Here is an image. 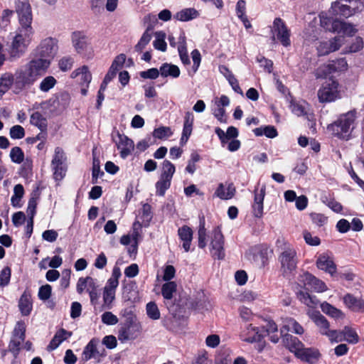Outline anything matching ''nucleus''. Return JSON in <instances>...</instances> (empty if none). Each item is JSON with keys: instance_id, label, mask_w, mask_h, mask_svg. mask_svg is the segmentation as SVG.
Returning <instances> with one entry per match:
<instances>
[{"instance_id": "obj_1", "label": "nucleus", "mask_w": 364, "mask_h": 364, "mask_svg": "<svg viewBox=\"0 0 364 364\" xmlns=\"http://www.w3.org/2000/svg\"><path fill=\"white\" fill-rule=\"evenodd\" d=\"M49 67L48 60L33 58L23 67L16 70V86L22 90L26 87L33 85L46 73Z\"/></svg>"}, {"instance_id": "obj_2", "label": "nucleus", "mask_w": 364, "mask_h": 364, "mask_svg": "<svg viewBox=\"0 0 364 364\" xmlns=\"http://www.w3.org/2000/svg\"><path fill=\"white\" fill-rule=\"evenodd\" d=\"M35 31L31 28H16L10 33L6 43V51L11 61L23 57L33 41Z\"/></svg>"}, {"instance_id": "obj_3", "label": "nucleus", "mask_w": 364, "mask_h": 364, "mask_svg": "<svg viewBox=\"0 0 364 364\" xmlns=\"http://www.w3.org/2000/svg\"><path fill=\"white\" fill-rule=\"evenodd\" d=\"M356 119L355 110L341 114L338 119L328 126V129L336 137L343 139H350Z\"/></svg>"}, {"instance_id": "obj_4", "label": "nucleus", "mask_w": 364, "mask_h": 364, "mask_svg": "<svg viewBox=\"0 0 364 364\" xmlns=\"http://www.w3.org/2000/svg\"><path fill=\"white\" fill-rule=\"evenodd\" d=\"M321 27L327 31L337 33L338 35L352 36L355 32L354 27L346 22L338 20L328 13H321L319 16Z\"/></svg>"}, {"instance_id": "obj_5", "label": "nucleus", "mask_w": 364, "mask_h": 364, "mask_svg": "<svg viewBox=\"0 0 364 364\" xmlns=\"http://www.w3.org/2000/svg\"><path fill=\"white\" fill-rule=\"evenodd\" d=\"M306 314L321 335L326 336L331 342L342 341L341 333L336 330H331L329 322L318 311L308 309Z\"/></svg>"}, {"instance_id": "obj_6", "label": "nucleus", "mask_w": 364, "mask_h": 364, "mask_svg": "<svg viewBox=\"0 0 364 364\" xmlns=\"http://www.w3.org/2000/svg\"><path fill=\"white\" fill-rule=\"evenodd\" d=\"M278 260L281 265L282 275L289 277L296 268L298 261L296 250L291 246L286 247L280 253Z\"/></svg>"}, {"instance_id": "obj_7", "label": "nucleus", "mask_w": 364, "mask_h": 364, "mask_svg": "<svg viewBox=\"0 0 364 364\" xmlns=\"http://www.w3.org/2000/svg\"><path fill=\"white\" fill-rule=\"evenodd\" d=\"M355 0H337L331 4L329 9V14L336 18H348L355 14L357 11H361L362 9L355 4Z\"/></svg>"}, {"instance_id": "obj_8", "label": "nucleus", "mask_w": 364, "mask_h": 364, "mask_svg": "<svg viewBox=\"0 0 364 364\" xmlns=\"http://www.w3.org/2000/svg\"><path fill=\"white\" fill-rule=\"evenodd\" d=\"M58 50V41L53 38L43 39L35 51V57L48 60L50 64Z\"/></svg>"}, {"instance_id": "obj_9", "label": "nucleus", "mask_w": 364, "mask_h": 364, "mask_svg": "<svg viewBox=\"0 0 364 364\" xmlns=\"http://www.w3.org/2000/svg\"><path fill=\"white\" fill-rule=\"evenodd\" d=\"M271 32L272 33V41L277 40L284 47L291 45V31L282 18H276L274 20Z\"/></svg>"}, {"instance_id": "obj_10", "label": "nucleus", "mask_w": 364, "mask_h": 364, "mask_svg": "<svg viewBox=\"0 0 364 364\" xmlns=\"http://www.w3.org/2000/svg\"><path fill=\"white\" fill-rule=\"evenodd\" d=\"M106 356V350L99 340L92 338L85 346L82 353V359L88 361L93 359L96 363H100Z\"/></svg>"}, {"instance_id": "obj_11", "label": "nucleus", "mask_w": 364, "mask_h": 364, "mask_svg": "<svg viewBox=\"0 0 364 364\" xmlns=\"http://www.w3.org/2000/svg\"><path fill=\"white\" fill-rule=\"evenodd\" d=\"M318 97L321 102H330L340 97L338 83L329 78L318 91Z\"/></svg>"}, {"instance_id": "obj_12", "label": "nucleus", "mask_w": 364, "mask_h": 364, "mask_svg": "<svg viewBox=\"0 0 364 364\" xmlns=\"http://www.w3.org/2000/svg\"><path fill=\"white\" fill-rule=\"evenodd\" d=\"M210 255L218 259H223L225 257L224 237L220 229L216 227L212 231L210 241Z\"/></svg>"}, {"instance_id": "obj_13", "label": "nucleus", "mask_w": 364, "mask_h": 364, "mask_svg": "<svg viewBox=\"0 0 364 364\" xmlns=\"http://www.w3.org/2000/svg\"><path fill=\"white\" fill-rule=\"evenodd\" d=\"M16 4V13L18 16L19 26L17 28H31L34 30L31 26L32 14L29 4L26 1L18 0Z\"/></svg>"}, {"instance_id": "obj_14", "label": "nucleus", "mask_w": 364, "mask_h": 364, "mask_svg": "<svg viewBox=\"0 0 364 364\" xmlns=\"http://www.w3.org/2000/svg\"><path fill=\"white\" fill-rule=\"evenodd\" d=\"M346 35H337L328 41H321L316 46L318 55H326L335 52L344 44Z\"/></svg>"}, {"instance_id": "obj_15", "label": "nucleus", "mask_w": 364, "mask_h": 364, "mask_svg": "<svg viewBox=\"0 0 364 364\" xmlns=\"http://www.w3.org/2000/svg\"><path fill=\"white\" fill-rule=\"evenodd\" d=\"M140 332V326L132 320L127 321L122 324L118 331V339L121 342L135 339Z\"/></svg>"}, {"instance_id": "obj_16", "label": "nucleus", "mask_w": 364, "mask_h": 364, "mask_svg": "<svg viewBox=\"0 0 364 364\" xmlns=\"http://www.w3.org/2000/svg\"><path fill=\"white\" fill-rule=\"evenodd\" d=\"M347 65L345 58L332 60L328 64L319 67L316 71V76L317 77H323L333 72L344 70L346 69Z\"/></svg>"}, {"instance_id": "obj_17", "label": "nucleus", "mask_w": 364, "mask_h": 364, "mask_svg": "<svg viewBox=\"0 0 364 364\" xmlns=\"http://www.w3.org/2000/svg\"><path fill=\"white\" fill-rule=\"evenodd\" d=\"M299 281L307 289H311L316 292H323L327 290V287L323 281L309 272L301 274Z\"/></svg>"}, {"instance_id": "obj_18", "label": "nucleus", "mask_w": 364, "mask_h": 364, "mask_svg": "<svg viewBox=\"0 0 364 364\" xmlns=\"http://www.w3.org/2000/svg\"><path fill=\"white\" fill-rule=\"evenodd\" d=\"M316 266L318 269L333 275L336 272V265L332 254L325 252L321 254L316 260Z\"/></svg>"}, {"instance_id": "obj_19", "label": "nucleus", "mask_w": 364, "mask_h": 364, "mask_svg": "<svg viewBox=\"0 0 364 364\" xmlns=\"http://www.w3.org/2000/svg\"><path fill=\"white\" fill-rule=\"evenodd\" d=\"M265 186H263L260 189L257 187L255 189L254 203L252 204V213L255 217L262 218L263 215V202L265 196Z\"/></svg>"}, {"instance_id": "obj_20", "label": "nucleus", "mask_w": 364, "mask_h": 364, "mask_svg": "<svg viewBox=\"0 0 364 364\" xmlns=\"http://www.w3.org/2000/svg\"><path fill=\"white\" fill-rule=\"evenodd\" d=\"M119 141L116 142L117 147L119 150L122 159H126L134 150V141L124 134H117Z\"/></svg>"}, {"instance_id": "obj_21", "label": "nucleus", "mask_w": 364, "mask_h": 364, "mask_svg": "<svg viewBox=\"0 0 364 364\" xmlns=\"http://www.w3.org/2000/svg\"><path fill=\"white\" fill-rule=\"evenodd\" d=\"M71 38L73 46L78 53H82L87 50L90 41L83 32L75 31Z\"/></svg>"}, {"instance_id": "obj_22", "label": "nucleus", "mask_w": 364, "mask_h": 364, "mask_svg": "<svg viewBox=\"0 0 364 364\" xmlns=\"http://www.w3.org/2000/svg\"><path fill=\"white\" fill-rule=\"evenodd\" d=\"M263 337V334L256 326L252 324L247 325L240 333V338L248 343L259 342Z\"/></svg>"}, {"instance_id": "obj_23", "label": "nucleus", "mask_w": 364, "mask_h": 364, "mask_svg": "<svg viewBox=\"0 0 364 364\" xmlns=\"http://www.w3.org/2000/svg\"><path fill=\"white\" fill-rule=\"evenodd\" d=\"M117 287L109 284H105L103 288L102 299L103 304L101 306L100 311L104 309H111L112 307V302L115 299V294Z\"/></svg>"}, {"instance_id": "obj_24", "label": "nucleus", "mask_w": 364, "mask_h": 364, "mask_svg": "<svg viewBox=\"0 0 364 364\" xmlns=\"http://www.w3.org/2000/svg\"><path fill=\"white\" fill-rule=\"evenodd\" d=\"M16 71L14 75L11 73H5L0 77V97L4 95L12 85L17 90H20L16 85Z\"/></svg>"}, {"instance_id": "obj_25", "label": "nucleus", "mask_w": 364, "mask_h": 364, "mask_svg": "<svg viewBox=\"0 0 364 364\" xmlns=\"http://www.w3.org/2000/svg\"><path fill=\"white\" fill-rule=\"evenodd\" d=\"M70 77L72 78H77L82 86L87 85V87H89V84L92 80V75L87 65H83L73 70Z\"/></svg>"}, {"instance_id": "obj_26", "label": "nucleus", "mask_w": 364, "mask_h": 364, "mask_svg": "<svg viewBox=\"0 0 364 364\" xmlns=\"http://www.w3.org/2000/svg\"><path fill=\"white\" fill-rule=\"evenodd\" d=\"M343 302L353 311L364 312V300L360 298L347 294L343 297Z\"/></svg>"}, {"instance_id": "obj_27", "label": "nucleus", "mask_w": 364, "mask_h": 364, "mask_svg": "<svg viewBox=\"0 0 364 364\" xmlns=\"http://www.w3.org/2000/svg\"><path fill=\"white\" fill-rule=\"evenodd\" d=\"M283 336L282 342L284 346L294 353L296 355L300 352L303 348L302 343L295 336L286 333Z\"/></svg>"}, {"instance_id": "obj_28", "label": "nucleus", "mask_w": 364, "mask_h": 364, "mask_svg": "<svg viewBox=\"0 0 364 364\" xmlns=\"http://www.w3.org/2000/svg\"><path fill=\"white\" fill-rule=\"evenodd\" d=\"M235 193V188L232 183H220L215 191V196L221 200H229L233 198Z\"/></svg>"}, {"instance_id": "obj_29", "label": "nucleus", "mask_w": 364, "mask_h": 364, "mask_svg": "<svg viewBox=\"0 0 364 364\" xmlns=\"http://www.w3.org/2000/svg\"><path fill=\"white\" fill-rule=\"evenodd\" d=\"M178 235L183 242V248L186 252H188L191 249V244L193 239L192 229L187 225H183L178 228Z\"/></svg>"}, {"instance_id": "obj_30", "label": "nucleus", "mask_w": 364, "mask_h": 364, "mask_svg": "<svg viewBox=\"0 0 364 364\" xmlns=\"http://www.w3.org/2000/svg\"><path fill=\"white\" fill-rule=\"evenodd\" d=\"M281 335L284 331H291L296 334H302L304 333L303 327L292 318H284L282 320V327L281 328Z\"/></svg>"}, {"instance_id": "obj_31", "label": "nucleus", "mask_w": 364, "mask_h": 364, "mask_svg": "<svg viewBox=\"0 0 364 364\" xmlns=\"http://www.w3.org/2000/svg\"><path fill=\"white\" fill-rule=\"evenodd\" d=\"M153 33V27L151 25H149L138 43L135 45L134 51L141 53L150 43Z\"/></svg>"}, {"instance_id": "obj_32", "label": "nucleus", "mask_w": 364, "mask_h": 364, "mask_svg": "<svg viewBox=\"0 0 364 364\" xmlns=\"http://www.w3.org/2000/svg\"><path fill=\"white\" fill-rule=\"evenodd\" d=\"M215 132L220 139L223 146H224L225 144H226L229 139H235L238 136V130L235 127H229L226 132L220 128L217 127Z\"/></svg>"}, {"instance_id": "obj_33", "label": "nucleus", "mask_w": 364, "mask_h": 364, "mask_svg": "<svg viewBox=\"0 0 364 364\" xmlns=\"http://www.w3.org/2000/svg\"><path fill=\"white\" fill-rule=\"evenodd\" d=\"M160 75L163 77L177 78L181 74L179 68L171 63H163L160 68Z\"/></svg>"}, {"instance_id": "obj_34", "label": "nucleus", "mask_w": 364, "mask_h": 364, "mask_svg": "<svg viewBox=\"0 0 364 364\" xmlns=\"http://www.w3.org/2000/svg\"><path fill=\"white\" fill-rule=\"evenodd\" d=\"M72 335L71 332L67 331L66 330L61 328L56 332L53 339L50 341L48 345V350H53L56 349L63 341L70 338Z\"/></svg>"}, {"instance_id": "obj_35", "label": "nucleus", "mask_w": 364, "mask_h": 364, "mask_svg": "<svg viewBox=\"0 0 364 364\" xmlns=\"http://www.w3.org/2000/svg\"><path fill=\"white\" fill-rule=\"evenodd\" d=\"M296 356L303 361L313 364L318 360L319 357V353L317 350L311 348H301Z\"/></svg>"}, {"instance_id": "obj_36", "label": "nucleus", "mask_w": 364, "mask_h": 364, "mask_svg": "<svg viewBox=\"0 0 364 364\" xmlns=\"http://www.w3.org/2000/svg\"><path fill=\"white\" fill-rule=\"evenodd\" d=\"M18 306L22 315L28 316L31 314L33 306L31 295L25 291L21 295L19 299Z\"/></svg>"}, {"instance_id": "obj_37", "label": "nucleus", "mask_w": 364, "mask_h": 364, "mask_svg": "<svg viewBox=\"0 0 364 364\" xmlns=\"http://www.w3.org/2000/svg\"><path fill=\"white\" fill-rule=\"evenodd\" d=\"M297 297L301 303L309 308V309L315 310L314 309L319 304V301L315 296H311L309 293L303 291H300L298 293Z\"/></svg>"}, {"instance_id": "obj_38", "label": "nucleus", "mask_w": 364, "mask_h": 364, "mask_svg": "<svg viewBox=\"0 0 364 364\" xmlns=\"http://www.w3.org/2000/svg\"><path fill=\"white\" fill-rule=\"evenodd\" d=\"M30 123L37 127L41 132H45L47 129V119L39 112H35L31 115Z\"/></svg>"}, {"instance_id": "obj_39", "label": "nucleus", "mask_w": 364, "mask_h": 364, "mask_svg": "<svg viewBox=\"0 0 364 364\" xmlns=\"http://www.w3.org/2000/svg\"><path fill=\"white\" fill-rule=\"evenodd\" d=\"M198 16V11L193 8H188L177 12L174 18L181 21H188L196 18Z\"/></svg>"}, {"instance_id": "obj_40", "label": "nucleus", "mask_w": 364, "mask_h": 364, "mask_svg": "<svg viewBox=\"0 0 364 364\" xmlns=\"http://www.w3.org/2000/svg\"><path fill=\"white\" fill-rule=\"evenodd\" d=\"M321 309L324 314L334 318H341L344 316L343 313L340 309L336 308L326 301H324L321 304Z\"/></svg>"}, {"instance_id": "obj_41", "label": "nucleus", "mask_w": 364, "mask_h": 364, "mask_svg": "<svg viewBox=\"0 0 364 364\" xmlns=\"http://www.w3.org/2000/svg\"><path fill=\"white\" fill-rule=\"evenodd\" d=\"M255 134L257 136L265 135L268 138H275L277 135V131L274 126L267 125L264 127H260L253 130Z\"/></svg>"}, {"instance_id": "obj_42", "label": "nucleus", "mask_w": 364, "mask_h": 364, "mask_svg": "<svg viewBox=\"0 0 364 364\" xmlns=\"http://www.w3.org/2000/svg\"><path fill=\"white\" fill-rule=\"evenodd\" d=\"M194 122V115L191 112H186L184 116V122H183V127L182 131V134L186 135V136H189L191 135L193 131V126Z\"/></svg>"}, {"instance_id": "obj_43", "label": "nucleus", "mask_w": 364, "mask_h": 364, "mask_svg": "<svg viewBox=\"0 0 364 364\" xmlns=\"http://www.w3.org/2000/svg\"><path fill=\"white\" fill-rule=\"evenodd\" d=\"M341 333L342 341H346L350 343H357L359 341L357 333L352 328L345 327L342 331H338Z\"/></svg>"}, {"instance_id": "obj_44", "label": "nucleus", "mask_w": 364, "mask_h": 364, "mask_svg": "<svg viewBox=\"0 0 364 364\" xmlns=\"http://www.w3.org/2000/svg\"><path fill=\"white\" fill-rule=\"evenodd\" d=\"M155 40L153 46L155 49L164 52L166 50V43L165 41L166 33L164 31H157L154 33Z\"/></svg>"}, {"instance_id": "obj_45", "label": "nucleus", "mask_w": 364, "mask_h": 364, "mask_svg": "<svg viewBox=\"0 0 364 364\" xmlns=\"http://www.w3.org/2000/svg\"><path fill=\"white\" fill-rule=\"evenodd\" d=\"M175 171L174 165L169 161L165 160L162 164V173L160 177L171 181Z\"/></svg>"}, {"instance_id": "obj_46", "label": "nucleus", "mask_w": 364, "mask_h": 364, "mask_svg": "<svg viewBox=\"0 0 364 364\" xmlns=\"http://www.w3.org/2000/svg\"><path fill=\"white\" fill-rule=\"evenodd\" d=\"M176 290V284L174 282H167L163 284L161 289L162 296L165 299H172L173 294Z\"/></svg>"}, {"instance_id": "obj_47", "label": "nucleus", "mask_w": 364, "mask_h": 364, "mask_svg": "<svg viewBox=\"0 0 364 364\" xmlns=\"http://www.w3.org/2000/svg\"><path fill=\"white\" fill-rule=\"evenodd\" d=\"M56 83L57 80L54 77L47 76L40 82L39 89L41 92H48L55 87Z\"/></svg>"}, {"instance_id": "obj_48", "label": "nucleus", "mask_w": 364, "mask_h": 364, "mask_svg": "<svg viewBox=\"0 0 364 364\" xmlns=\"http://www.w3.org/2000/svg\"><path fill=\"white\" fill-rule=\"evenodd\" d=\"M198 247L203 249L207 245L206 242V229L205 228L204 218L200 219L199 229L198 231Z\"/></svg>"}, {"instance_id": "obj_49", "label": "nucleus", "mask_w": 364, "mask_h": 364, "mask_svg": "<svg viewBox=\"0 0 364 364\" xmlns=\"http://www.w3.org/2000/svg\"><path fill=\"white\" fill-rule=\"evenodd\" d=\"M146 314L148 317L152 320H158L160 318V311L155 302L150 301L146 306Z\"/></svg>"}, {"instance_id": "obj_50", "label": "nucleus", "mask_w": 364, "mask_h": 364, "mask_svg": "<svg viewBox=\"0 0 364 364\" xmlns=\"http://www.w3.org/2000/svg\"><path fill=\"white\" fill-rule=\"evenodd\" d=\"M66 159L67 158L63 150L60 147H56L55 149V153L51 161V165H67Z\"/></svg>"}, {"instance_id": "obj_51", "label": "nucleus", "mask_w": 364, "mask_h": 364, "mask_svg": "<svg viewBox=\"0 0 364 364\" xmlns=\"http://www.w3.org/2000/svg\"><path fill=\"white\" fill-rule=\"evenodd\" d=\"M171 181L160 177L156 183V193L158 196H164L166 190L169 188Z\"/></svg>"}, {"instance_id": "obj_52", "label": "nucleus", "mask_w": 364, "mask_h": 364, "mask_svg": "<svg viewBox=\"0 0 364 364\" xmlns=\"http://www.w3.org/2000/svg\"><path fill=\"white\" fill-rule=\"evenodd\" d=\"M53 178L56 181H60L65 176L67 165H51Z\"/></svg>"}, {"instance_id": "obj_53", "label": "nucleus", "mask_w": 364, "mask_h": 364, "mask_svg": "<svg viewBox=\"0 0 364 364\" xmlns=\"http://www.w3.org/2000/svg\"><path fill=\"white\" fill-rule=\"evenodd\" d=\"M139 215L142 222L148 225L152 218L151 207L148 203H144L142 205Z\"/></svg>"}, {"instance_id": "obj_54", "label": "nucleus", "mask_w": 364, "mask_h": 364, "mask_svg": "<svg viewBox=\"0 0 364 364\" xmlns=\"http://www.w3.org/2000/svg\"><path fill=\"white\" fill-rule=\"evenodd\" d=\"M173 132L168 127H160L156 128L153 132V136L157 139H164L171 136Z\"/></svg>"}, {"instance_id": "obj_55", "label": "nucleus", "mask_w": 364, "mask_h": 364, "mask_svg": "<svg viewBox=\"0 0 364 364\" xmlns=\"http://www.w3.org/2000/svg\"><path fill=\"white\" fill-rule=\"evenodd\" d=\"M11 161L16 164H21L24 159V154L22 149L18 146H15L10 151Z\"/></svg>"}, {"instance_id": "obj_56", "label": "nucleus", "mask_w": 364, "mask_h": 364, "mask_svg": "<svg viewBox=\"0 0 364 364\" xmlns=\"http://www.w3.org/2000/svg\"><path fill=\"white\" fill-rule=\"evenodd\" d=\"M74 63V59L70 56H65L60 59L58 67L63 72L70 70Z\"/></svg>"}, {"instance_id": "obj_57", "label": "nucleus", "mask_w": 364, "mask_h": 364, "mask_svg": "<svg viewBox=\"0 0 364 364\" xmlns=\"http://www.w3.org/2000/svg\"><path fill=\"white\" fill-rule=\"evenodd\" d=\"M102 322L108 326H113L118 323L119 319L117 316L111 311H105L101 316Z\"/></svg>"}, {"instance_id": "obj_58", "label": "nucleus", "mask_w": 364, "mask_h": 364, "mask_svg": "<svg viewBox=\"0 0 364 364\" xmlns=\"http://www.w3.org/2000/svg\"><path fill=\"white\" fill-rule=\"evenodd\" d=\"M11 270L9 267H5L0 272V287H4L7 286L11 279Z\"/></svg>"}, {"instance_id": "obj_59", "label": "nucleus", "mask_w": 364, "mask_h": 364, "mask_svg": "<svg viewBox=\"0 0 364 364\" xmlns=\"http://www.w3.org/2000/svg\"><path fill=\"white\" fill-rule=\"evenodd\" d=\"M141 224L139 221H136L133 223L132 225V231L129 235L132 240L133 242L139 243L141 236Z\"/></svg>"}, {"instance_id": "obj_60", "label": "nucleus", "mask_w": 364, "mask_h": 364, "mask_svg": "<svg viewBox=\"0 0 364 364\" xmlns=\"http://www.w3.org/2000/svg\"><path fill=\"white\" fill-rule=\"evenodd\" d=\"M121 276L122 272L120 268L118 266L115 265L113 267L110 278H109L108 280L107 281V284L118 287L119 279L120 278Z\"/></svg>"}, {"instance_id": "obj_61", "label": "nucleus", "mask_w": 364, "mask_h": 364, "mask_svg": "<svg viewBox=\"0 0 364 364\" xmlns=\"http://www.w3.org/2000/svg\"><path fill=\"white\" fill-rule=\"evenodd\" d=\"M9 134L14 139H21L25 136V130L20 125H14L10 129Z\"/></svg>"}, {"instance_id": "obj_62", "label": "nucleus", "mask_w": 364, "mask_h": 364, "mask_svg": "<svg viewBox=\"0 0 364 364\" xmlns=\"http://www.w3.org/2000/svg\"><path fill=\"white\" fill-rule=\"evenodd\" d=\"M160 75V70L157 68H150L145 71H141L139 73V75L141 78L144 79H151L155 80Z\"/></svg>"}, {"instance_id": "obj_63", "label": "nucleus", "mask_w": 364, "mask_h": 364, "mask_svg": "<svg viewBox=\"0 0 364 364\" xmlns=\"http://www.w3.org/2000/svg\"><path fill=\"white\" fill-rule=\"evenodd\" d=\"M25 332L26 327L24 323L22 321H18L14 328V336L21 341H24L25 339Z\"/></svg>"}, {"instance_id": "obj_64", "label": "nucleus", "mask_w": 364, "mask_h": 364, "mask_svg": "<svg viewBox=\"0 0 364 364\" xmlns=\"http://www.w3.org/2000/svg\"><path fill=\"white\" fill-rule=\"evenodd\" d=\"M310 217L311 218L312 222L319 227L323 226L327 223L328 220L327 217H326L323 214L321 213H313L310 215Z\"/></svg>"}]
</instances>
